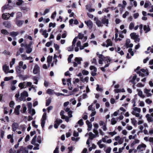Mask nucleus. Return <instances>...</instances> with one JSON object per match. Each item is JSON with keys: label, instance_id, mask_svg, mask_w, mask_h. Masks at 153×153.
I'll list each match as a JSON object with an SVG mask.
<instances>
[{"label": "nucleus", "instance_id": "obj_1", "mask_svg": "<svg viewBox=\"0 0 153 153\" xmlns=\"http://www.w3.org/2000/svg\"><path fill=\"white\" fill-rule=\"evenodd\" d=\"M99 58L100 59H103V61L105 62V63H108V62H110L111 59L110 57L108 56H107L106 57L104 56L102 54H100L98 56Z\"/></svg>", "mask_w": 153, "mask_h": 153}, {"label": "nucleus", "instance_id": "obj_2", "mask_svg": "<svg viewBox=\"0 0 153 153\" xmlns=\"http://www.w3.org/2000/svg\"><path fill=\"white\" fill-rule=\"evenodd\" d=\"M130 36L131 38L134 40V41L136 42L137 41L139 42L140 41V39L138 38V36L136 35L135 33H132L130 34Z\"/></svg>", "mask_w": 153, "mask_h": 153}, {"label": "nucleus", "instance_id": "obj_3", "mask_svg": "<svg viewBox=\"0 0 153 153\" xmlns=\"http://www.w3.org/2000/svg\"><path fill=\"white\" fill-rule=\"evenodd\" d=\"M85 23L87 25V26L89 27L90 29H91L93 26V23L92 22L91 20H89L88 21H85Z\"/></svg>", "mask_w": 153, "mask_h": 153}, {"label": "nucleus", "instance_id": "obj_4", "mask_svg": "<svg viewBox=\"0 0 153 153\" xmlns=\"http://www.w3.org/2000/svg\"><path fill=\"white\" fill-rule=\"evenodd\" d=\"M107 16H104L102 17V19L101 20V22L102 23L104 24L108 25L109 23L108 19L106 18Z\"/></svg>", "mask_w": 153, "mask_h": 153}, {"label": "nucleus", "instance_id": "obj_5", "mask_svg": "<svg viewBox=\"0 0 153 153\" xmlns=\"http://www.w3.org/2000/svg\"><path fill=\"white\" fill-rule=\"evenodd\" d=\"M39 71V68L38 65L36 64L33 68V73L35 74H37Z\"/></svg>", "mask_w": 153, "mask_h": 153}, {"label": "nucleus", "instance_id": "obj_6", "mask_svg": "<svg viewBox=\"0 0 153 153\" xmlns=\"http://www.w3.org/2000/svg\"><path fill=\"white\" fill-rule=\"evenodd\" d=\"M151 116L153 117V113L151 114ZM146 117L147 118V120L149 122L153 121V118H152V117L150 116L149 114H147L146 116Z\"/></svg>", "mask_w": 153, "mask_h": 153}, {"label": "nucleus", "instance_id": "obj_7", "mask_svg": "<svg viewBox=\"0 0 153 153\" xmlns=\"http://www.w3.org/2000/svg\"><path fill=\"white\" fill-rule=\"evenodd\" d=\"M24 23L23 20H19V19H16L15 23L16 24L18 27H21Z\"/></svg>", "mask_w": 153, "mask_h": 153}, {"label": "nucleus", "instance_id": "obj_8", "mask_svg": "<svg viewBox=\"0 0 153 153\" xmlns=\"http://www.w3.org/2000/svg\"><path fill=\"white\" fill-rule=\"evenodd\" d=\"M3 24L5 27L7 28H10L11 27V24L9 21H5L3 22Z\"/></svg>", "mask_w": 153, "mask_h": 153}, {"label": "nucleus", "instance_id": "obj_9", "mask_svg": "<svg viewBox=\"0 0 153 153\" xmlns=\"http://www.w3.org/2000/svg\"><path fill=\"white\" fill-rule=\"evenodd\" d=\"M19 126L18 124L17 123H13L12 125V130L13 131H15L18 128Z\"/></svg>", "mask_w": 153, "mask_h": 153}, {"label": "nucleus", "instance_id": "obj_10", "mask_svg": "<svg viewBox=\"0 0 153 153\" xmlns=\"http://www.w3.org/2000/svg\"><path fill=\"white\" fill-rule=\"evenodd\" d=\"M86 123L88 125V131H89L91 130V127H92V124L88 120H87L86 121Z\"/></svg>", "mask_w": 153, "mask_h": 153}, {"label": "nucleus", "instance_id": "obj_11", "mask_svg": "<svg viewBox=\"0 0 153 153\" xmlns=\"http://www.w3.org/2000/svg\"><path fill=\"white\" fill-rule=\"evenodd\" d=\"M3 69L5 74H7L8 73V71L9 70V67L5 65L3 66Z\"/></svg>", "mask_w": 153, "mask_h": 153}, {"label": "nucleus", "instance_id": "obj_12", "mask_svg": "<svg viewBox=\"0 0 153 153\" xmlns=\"http://www.w3.org/2000/svg\"><path fill=\"white\" fill-rule=\"evenodd\" d=\"M106 42L107 44L106 45V47H108L109 46H112V42L111 39H108Z\"/></svg>", "mask_w": 153, "mask_h": 153}, {"label": "nucleus", "instance_id": "obj_13", "mask_svg": "<svg viewBox=\"0 0 153 153\" xmlns=\"http://www.w3.org/2000/svg\"><path fill=\"white\" fill-rule=\"evenodd\" d=\"M82 60V58L81 57H76L75 59V61L76 62L77 64H80L81 63V61Z\"/></svg>", "mask_w": 153, "mask_h": 153}, {"label": "nucleus", "instance_id": "obj_14", "mask_svg": "<svg viewBox=\"0 0 153 153\" xmlns=\"http://www.w3.org/2000/svg\"><path fill=\"white\" fill-rule=\"evenodd\" d=\"M22 16V13L20 12H18L16 14V17L15 19H19Z\"/></svg>", "mask_w": 153, "mask_h": 153}, {"label": "nucleus", "instance_id": "obj_15", "mask_svg": "<svg viewBox=\"0 0 153 153\" xmlns=\"http://www.w3.org/2000/svg\"><path fill=\"white\" fill-rule=\"evenodd\" d=\"M25 48H26V53H29L31 52L32 49L30 47L25 46Z\"/></svg>", "mask_w": 153, "mask_h": 153}, {"label": "nucleus", "instance_id": "obj_16", "mask_svg": "<svg viewBox=\"0 0 153 153\" xmlns=\"http://www.w3.org/2000/svg\"><path fill=\"white\" fill-rule=\"evenodd\" d=\"M143 29L146 31V33L149 31L150 30L149 25H148V27H147L146 25H144L143 26Z\"/></svg>", "mask_w": 153, "mask_h": 153}, {"label": "nucleus", "instance_id": "obj_17", "mask_svg": "<svg viewBox=\"0 0 153 153\" xmlns=\"http://www.w3.org/2000/svg\"><path fill=\"white\" fill-rule=\"evenodd\" d=\"M19 34V32L16 31V32H10V35L13 37H15L17 36L18 34Z\"/></svg>", "mask_w": 153, "mask_h": 153}, {"label": "nucleus", "instance_id": "obj_18", "mask_svg": "<svg viewBox=\"0 0 153 153\" xmlns=\"http://www.w3.org/2000/svg\"><path fill=\"white\" fill-rule=\"evenodd\" d=\"M28 96L27 92L25 91H24L21 94V96L27 97Z\"/></svg>", "mask_w": 153, "mask_h": 153}, {"label": "nucleus", "instance_id": "obj_19", "mask_svg": "<svg viewBox=\"0 0 153 153\" xmlns=\"http://www.w3.org/2000/svg\"><path fill=\"white\" fill-rule=\"evenodd\" d=\"M28 113L30 114H31V115L32 116L35 114V110L31 108V109H28Z\"/></svg>", "mask_w": 153, "mask_h": 153}, {"label": "nucleus", "instance_id": "obj_20", "mask_svg": "<svg viewBox=\"0 0 153 153\" xmlns=\"http://www.w3.org/2000/svg\"><path fill=\"white\" fill-rule=\"evenodd\" d=\"M137 91H138V95L142 98H144L145 97V96L143 95L142 91L139 90V89H137Z\"/></svg>", "mask_w": 153, "mask_h": 153}, {"label": "nucleus", "instance_id": "obj_21", "mask_svg": "<svg viewBox=\"0 0 153 153\" xmlns=\"http://www.w3.org/2000/svg\"><path fill=\"white\" fill-rule=\"evenodd\" d=\"M51 98L50 97L46 100V106H48L51 102Z\"/></svg>", "mask_w": 153, "mask_h": 153}, {"label": "nucleus", "instance_id": "obj_22", "mask_svg": "<svg viewBox=\"0 0 153 153\" xmlns=\"http://www.w3.org/2000/svg\"><path fill=\"white\" fill-rule=\"evenodd\" d=\"M146 145L143 143H142V144L139 145L138 146L137 148V149H141L142 148H146Z\"/></svg>", "mask_w": 153, "mask_h": 153}, {"label": "nucleus", "instance_id": "obj_23", "mask_svg": "<svg viewBox=\"0 0 153 153\" xmlns=\"http://www.w3.org/2000/svg\"><path fill=\"white\" fill-rule=\"evenodd\" d=\"M52 56H49L47 58V62L49 63H50L52 61Z\"/></svg>", "mask_w": 153, "mask_h": 153}, {"label": "nucleus", "instance_id": "obj_24", "mask_svg": "<svg viewBox=\"0 0 153 153\" xmlns=\"http://www.w3.org/2000/svg\"><path fill=\"white\" fill-rule=\"evenodd\" d=\"M1 33L4 35H8L9 34L7 31L5 29H2L1 31Z\"/></svg>", "mask_w": 153, "mask_h": 153}, {"label": "nucleus", "instance_id": "obj_25", "mask_svg": "<svg viewBox=\"0 0 153 153\" xmlns=\"http://www.w3.org/2000/svg\"><path fill=\"white\" fill-rule=\"evenodd\" d=\"M13 76L10 77H6L4 78V81H8L10 80L13 79Z\"/></svg>", "mask_w": 153, "mask_h": 153}, {"label": "nucleus", "instance_id": "obj_26", "mask_svg": "<svg viewBox=\"0 0 153 153\" xmlns=\"http://www.w3.org/2000/svg\"><path fill=\"white\" fill-rule=\"evenodd\" d=\"M36 138H37V136H36V135H35L34 137L33 138V139L32 140L31 142V143L32 144H35V143H36Z\"/></svg>", "mask_w": 153, "mask_h": 153}, {"label": "nucleus", "instance_id": "obj_27", "mask_svg": "<svg viewBox=\"0 0 153 153\" xmlns=\"http://www.w3.org/2000/svg\"><path fill=\"white\" fill-rule=\"evenodd\" d=\"M47 30H45L43 31V33H42V35L43 36H44V37L45 38H46L48 37V33H46Z\"/></svg>", "mask_w": 153, "mask_h": 153}, {"label": "nucleus", "instance_id": "obj_28", "mask_svg": "<svg viewBox=\"0 0 153 153\" xmlns=\"http://www.w3.org/2000/svg\"><path fill=\"white\" fill-rule=\"evenodd\" d=\"M89 138L91 140H92L94 138V134H93L91 132H90L89 133Z\"/></svg>", "mask_w": 153, "mask_h": 153}, {"label": "nucleus", "instance_id": "obj_29", "mask_svg": "<svg viewBox=\"0 0 153 153\" xmlns=\"http://www.w3.org/2000/svg\"><path fill=\"white\" fill-rule=\"evenodd\" d=\"M77 123L79 125V126H82L84 124L83 120L82 119H80L78 121Z\"/></svg>", "mask_w": 153, "mask_h": 153}, {"label": "nucleus", "instance_id": "obj_30", "mask_svg": "<svg viewBox=\"0 0 153 153\" xmlns=\"http://www.w3.org/2000/svg\"><path fill=\"white\" fill-rule=\"evenodd\" d=\"M96 90L97 91L102 92L103 91V89L102 88H100L99 85V84L97 85Z\"/></svg>", "mask_w": 153, "mask_h": 153}, {"label": "nucleus", "instance_id": "obj_31", "mask_svg": "<svg viewBox=\"0 0 153 153\" xmlns=\"http://www.w3.org/2000/svg\"><path fill=\"white\" fill-rule=\"evenodd\" d=\"M62 120L61 119L58 120V119H56L55 123H56L58 125H59L60 123H62Z\"/></svg>", "mask_w": 153, "mask_h": 153}, {"label": "nucleus", "instance_id": "obj_32", "mask_svg": "<svg viewBox=\"0 0 153 153\" xmlns=\"http://www.w3.org/2000/svg\"><path fill=\"white\" fill-rule=\"evenodd\" d=\"M90 70H92L93 69L94 70V72H96L97 71V69L96 67L94 66L91 65L90 67Z\"/></svg>", "mask_w": 153, "mask_h": 153}, {"label": "nucleus", "instance_id": "obj_33", "mask_svg": "<svg viewBox=\"0 0 153 153\" xmlns=\"http://www.w3.org/2000/svg\"><path fill=\"white\" fill-rule=\"evenodd\" d=\"M131 121L132 123L135 126L137 122L135 119L134 118H131Z\"/></svg>", "mask_w": 153, "mask_h": 153}, {"label": "nucleus", "instance_id": "obj_34", "mask_svg": "<svg viewBox=\"0 0 153 153\" xmlns=\"http://www.w3.org/2000/svg\"><path fill=\"white\" fill-rule=\"evenodd\" d=\"M73 56L74 55L73 54H71L69 56L68 59V60L69 63H70L71 62V59L73 58Z\"/></svg>", "mask_w": 153, "mask_h": 153}, {"label": "nucleus", "instance_id": "obj_35", "mask_svg": "<svg viewBox=\"0 0 153 153\" xmlns=\"http://www.w3.org/2000/svg\"><path fill=\"white\" fill-rule=\"evenodd\" d=\"M96 23L98 27H100L101 26V22L99 20H97Z\"/></svg>", "mask_w": 153, "mask_h": 153}, {"label": "nucleus", "instance_id": "obj_36", "mask_svg": "<svg viewBox=\"0 0 153 153\" xmlns=\"http://www.w3.org/2000/svg\"><path fill=\"white\" fill-rule=\"evenodd\" d=\"M111 124L112 125H114L117 122V121L115 120V119L114 118H112L111 119Z\"/></svg>", "mask_w": 153, "mask_h": 153}, {"label": "nucleus", "instance_id": "obj_37", "mask_svg": "<svg viewBox=\"0 0 153 153\" xmlns=\"http://www.w3.org/2000/svg\"><path fill=\"white\" fill-rule=\"evenodd\" d=\"M77 37H76L73 39V41L72 42V46H74V47L75 45V43L76 41V39H77Z\"/></svg>", "mask_w": 153, "mask_h": 153}, {"label": "nucleus", "instance_id": "obj_38", "mask_svg": "<svg viewBox=\"0 0 153 153\" xmlns=\"http://www.w3.org/2000/svg\"><path fill=\"white\" fill-rule=\"evenodd\" d=\"M46 119V114L45 113H44L42 117V118L41 119V120H45Z\"/></svg>", "mask_w": 153, "mask_h": 153}, {"label": "nucleus", "instance_id": "obj_39", "mask_svg": "<svg viewBox=\"0 0 153 153\" xmlns=\"http://www.w3.org/2000/svg\"><path fill=\"white\" fill-rule=\"evenodd\" d=\"M27 86H28L30 87H31V88H34V87L33 85H32V82H27Z\"/></svg>", "mask_w": 153, "mask_h": 153}, {"label": "nucleus", "instance_id": "obj_40", "mask_svg": "<svg viewBox=\"0 0 153 153\" xmlns=\"http://www.w3.org/2000/svg\"><path fill=\"white\" fill-rule=\"evenodd\" d=\"M134 27V25L133 22H131L129 26V29L130 30H132Z\"/></svg>", "mask_w": 153, "mask_h": 153}, {"label": "nucleus", "instance_id": "obj_41", "mask_svg": "<svg viewBox=\"0 0 153 153\" xmlns=\"http://www.w3.org/2000/svg\"><path fill=\"white\" fill-rule=\"evenodd\" d=\"M78 36L79 39H82L84 37V35L82 33H79L78 34Z\"/></svg>", "mask_w": 153, "mask_h": 153}, {"label": "nucleus", "instance_id": "obj_42", "mask_svg": "<svg viewBox=\"0 0 153 153\" xmlns=\"http://www.w3.org/2000/svg\"><path fill=\"white\" fill-rule=\"evenodd\" d=\"M82 73L83 75H86L88 74L89 72L85 70H83L82 71Z\"/></svg>", "mask_w": 153, "mask_h": 153}, {"label": "nucleus", "instance_id": "obj_43", "mask_svg": "<svg viewBox=\"0 0 153 153\" xmlns=\"http://www.w3.org/2000/svg\"><path fill=\"white\" fill-rule=\"evenodd\" d=\"M28 109H31L32 107V104L31 102H29L27 104Z\"/></svg>", "mask_w": 153, "mask_h": 153}, {"label": "nucleus", "instance_id": "obj_44", "mask_svg": "<svg viewBox=\"0 0 153 153\" xmlns=\"http://www.w3.org/2000/svg\"><path fill=\"white\" fill-rule=\"evenodd\" d=\"M15 59L13 58L12 59V61L11 62L10 64V66L11 67L12 65H14L15 62Z\"/></svg>", "mask_w": 153, "mask_h": 153}, {"label": "nucleus", "instance_id": "obj_45", "mask_svg": "<svg viewBox=\"0 0 153 153\" xmlns=\"http://www.w3.org/2000/svg\"><path fill=\"white\" fill-rule=\"evenodd\" d=\"M137 74H139V76H141L142 77H144L145 76L144 74L142 73L140 71H137Z\"/></svg>", "mask_w": 153, "mask_h": 153}, {"label": "nucleus", "instance_id": "obj_46", "mask_svg": "<svg viewBox=\"0 0 153 153\" xmlns=\"http://www.w3.org/2000/svg\"><path fill=\"white\" fill-rule=\"evenodd\" d=\"M74 46H70L68 48V50L69 51H72L74 50Z\"/></svg>", "mask_w": 153, "mask_h": 153}, {"label": "nucleus", "instance_id": "obj_47", "mask_svg": "<svg viewBox=\"0 0 153 153\" xmlns=\"http://www.w3.org/2000/svg\"><path fill=\"white\" fill-rule=\"evenodd\" d=\"M21 68L19 66H17L16 68V71L17 73H19L21 71Z\"/></svg>", "mask_w": 153, "mask_h": 153}, {"label": "nucleus", "instance_id": "obj_48", "mask_svg": "<svg viewBox=\"0 0 153 153\" xmlns=\"http://www.w3.org/2000/svg\"><path fill=\"white\" fill-rule=\"evenodd\" d=\"M9 6V4H8L7 5H5L3 6L2 7V10H5L7 9L8 8V6Z\"/></svg>", "mask_w": 153, "mask_h": 153}, {"label": "nucleus", "instance_id": "obj_49", "mask_svg": "<svg viewBox=\"0 0 153 153\" xmlns=\"http://www.w3.org/2000/svg\"><path fill=\"white\" fill-rule=\"evenodd\" d=\"M130 39H127L126 41V42L125 44L126 46H128L129 45V44L130 43Z\"/></svg>", "mask_w": 153, "mask_h": 153}, {"label": "nucleus", "instance_id": "obj_50", "mask_svg": "<svg viewBox=\"0 0 153 153\" xmlns=\"http://www.w3.org/2000/svg\"><path fill=\"white\" fill-rule=\"evenodd\" d=\"M18 86L21 89L26 87H24V85H23V83H22V82L20 83L19 84Z\"/></svg>", "mask_w": 153, "mask_h": 153}, {"label": "nucleus", "instance_id": "obj_51", "mask_svg": "<svg viewBox=\"0 0 153 153\" xmlns=\"http://www.w3.org/2000/svg\"><path fill=\"white\" fill-rule=\"evenodd\" d=\"M52 42L51 41L50 42H48L45 44L46 46L47 47H49L52 44Z\"/></svg>", "mask_w": 153, "mask_h": 153}, {"label": "nucleus", "instance_id": "obj_52", "mask_svg": "<svg viewBox=\"0 0 153 153\" xmlns=\"http://www.w3.org/2000/svg\"><path fill=\"white\" fill-rule=\"evenodd\" d=\"M14 104V102L13 101H11L9 103V106L11 107H13Z\"/></svg>", "mask_w": 153, "mask_h": 153}, {"label": "nucleus", "instance_id": "obj_53", "mask_svg": "<svg viewBox=\"0 0 153 153\" xmlns=\"http://www.w3.org/2000/svg\"><path fill=\"white\" fill-rule=\"evenodd\" d=\"M56 11L54 12L52 14L51 16V18L52 19H54L55 18V17L56 16Z\"/></svg>", "mask_w": 153, "mask_h": 153}, {"label": "nucleus", "instance_id": "obj_54", "mask_svg": "<svg viewBox=\"0 0 153 153\" xmlns=\"http://www.w3.org/2000/svg\"><path fill=\"white\" fill-rule=\"evenodd\" d=\"M117 132L114 131L113 132H110L108 133V134L110 135L111 136H113L114 135L116 134Z\"/></svg>", "mask_w": 153, "mask_h": 153}, {"label": "nucleus", "instance_id": "obj_55", "mask_svg": "<svg viewBox=\"0 0 153 153\" xmlns=\"http://www.w3.org/2000/svg\"><path fill=\"white\" fill-rule=\"evenodd\" d=\"M19 1L16 2V4L18 5H20L22 4L23 2L22 0H18Z\"/></svg>", "mask_w": 153, "mask_h": 153}, {"label": "nucleus", "instance_id": "obj_56", "mask_svg": "<svg viewBox=\"0 0 153 153\" xmlns=\"http://www.w3.org/2000/svg\"><path fill=\"white\" fill-rule=\"evenodd\" d=\"M37 142L39 143H40L41 142V137L40 136H39L37 138Z\"/></svg>", "mask_w": 153, "mask_h": 153}, {"label": "nucleus", "instance_id": "obj_57", "mask_svg": "<svg viewBox=\"0 0 153 153\" xmlns=\"http://www.w3.org/2000/svg\"><path fill=\"white\" fill-rule=\"evenodd\" d=\"M54 47L55 48V49L56 50H59V46L57 44L54 43Z\"/></svg>", "mask_w": 153, "mask_h": 153}, {"label": "nucleus", "instance_id": "obj_58", "mask_svg": "<svg viewBox=\"0 0 153 153\" xmlns=\"http://www.w3.org/2000/svg\"><path fill=\"white\" fill-rule=\"evenodd\" d=\"M32 126L36 128H37L38 126L37 125H36L35 124V121H33L32 122Z\"/></svg>", "mask_w": 153, "mask_h": 153}, {"label": "nucleus", "instance_id": "obj_59", "mask_svg": "<svg viewBox=\"0 0 153 153\" xmlns=\"http://www.w3.org/2000/svg\"><path fill=\"white\" fill-rule=\"evenodd\" d=\"M111 149L110 148V147H108L107 149H106L105 151L106 153H110L111 151Z\"/></svg>", "mask_w": 153, "mask_h": 153}, {"label": "nucleus", "instance_id": "obj_60", "mask_svg": "<svg viewBox=\"0 0 153 153\" xmlns=\"http://www.w3.org/2000/svg\"><path fill=\"white\" fill-rule=\"evenodd\" d=\"M72 112H73L71 111L70 112H68V114L69 118L71 117H72Z\"/></svg>", "mask_w": 153, "mask_h": 153}, {"label": "nucleus", "instance_id": "obj_61", "mask_svg": "<svg viewBox=\"0 0 153 153\" xmlns=\"http://www.w3.org/2000/svg\"><path fill=\"white\" fill-rule=\"evenodd\" d=\"M129 13L128 11H126L124 14L123 15V18H125L126 17V16Z\"/></svg>", "mask_w": 153, "mask_h": 153}, {"label": "nucleus", "instance_id": "obj_62", "mask_svg": "<svg viewBox=\"0 0 153 153\" xmlns=\"http://www.w3.org/2000/svg\"><path fill=\"white\" fill-rule=\"evenodd\" d=\"M30 139V136L28 134L27 135L25 138V141L26 142H27L29 141Z\"/></svg>", "mask_w": 153, "mask_h": 153}, {"label": "nucleus", "instance_id": "obj_63", "mask_svg": "<svg viewBox=\"0 0 153 153\" xmlns=\"http://www.w3.org/2000/svg\"><path fill=\"white\" fill-rule=\"evenodd\" d=\"M47 93L49 94H51L52 93V90L49 89L47 91Z\"/></svg>", "mask_w": 153, "mask_h": 153}, {"label": "nucleus", "instance_id": "obj_64", "mask_svg": "<svg viewBox=\"0 0 153 153\" xmlns=\"http://www.w3.org/2000/svg\"><path fill=\"white\" fill-rule=\"evenodd\" d=\"M59 148L58 147H56L53 151V153H59Z\"/></svg>", "mask_w": 153, "mask_h": 153}]
</instances>
